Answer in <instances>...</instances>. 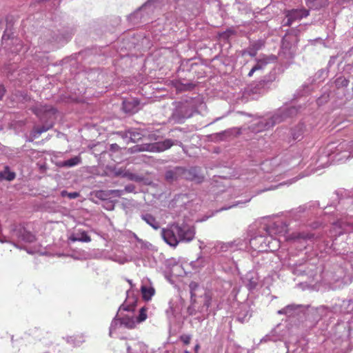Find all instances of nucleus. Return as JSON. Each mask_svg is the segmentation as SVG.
<instances>
[{"label": "nucleus", "mask_w": 353, "mask_h": 353, "mask_svg": "<svg viewBox=\"0 0 353 353\" xmlns=\"http://www.w3.org/2000/svg\"><path fill=\"white\" fill-rule=\"evenodd\" d=\"M194 229L187 225H179L173 223L162 230L164 241L172 247H176L180 241L190 242L194 238Z\"/></svg>", "instance_id": "nucleus-1"}, {"label": "nucleus", "mask_w": 353, "mask_h": 353, "mask_svg": "<svg viewBox=\"0 0 353 353\" xmlns=\"http://www.w3.org/2000/svg\"><path fill=\"white\" fill-rule=\"evenodd\" d=\"M30 110L38 117L40 120H48L54 116L56 110L51 105L37 104L32 107Z\"/></svg>", "instance_id": "nucleus-2"}, {"label": "nucleus", "mask_w": 353, "mask_h": 353, "mask_svg": "<svg viewBox=\"0 0 353 353\" xmlns=\"http://www.w3.org/2000/svg\"><path fill=\"white\" fill-rule=\"evenodd\" d=\"M176 143L174 141L168 139L161 142L149 144L147 145L139 146V151H150V152H163L165 150L170 148L172 145Z\"/></svg>", "instance_id": "nucleus-3"}, {"label": "nucleus", "mask_w": 353, "mask_h": 353, "mask_svg": "<svg viewBox=\"0 0 353 353\" xmlns=\"http://www.w3.org/2000/svg\"><path fill=\"white\" fill-rule=\"evenodd\" d=\"M309 15V10L306 9H295L288 12L286 17L288 21L286 24L290 26L292 22L298 20H301L303 17H306Z\"/></svg>", "instance_id": "nucleus-4"}, {"label": "nucleus", "mask_w": 353, "mask_h": 353, "mask_svg": "<svg viewBox=\"0 0 353 353\" xmlns=\"http://www.w3.org/2000/svg\"><path fill=\"white\" fill-rule=\"evenodd\" d=\"M183 175L187 180L195 181L200 183L203 181V176L201 174L200 170L196 167L188 170H183Z\"/></svg>", "instance_id": "nucleus-5"}, {"label": "nucleus", "mask_w": 353, "mask_h": 353, "mask_svg": "<svg viewBox=\"0 0 353 353\" xmlns=\"http://www.w3.org/2000/svg\"><path fill=\"white\" fill-rule=\"evenodd\" d=\"M16 178V173L11 170L8 165H5L3 170L0 171V181H12Z\"/></svg>", "instance_id": "nucleus-6"}, {"label": "nucleus", "mask_w": 353, "mask_h": 353, "mask_svg": "<svg viewBox=\"0 0 353 353\" xmlns=\"http://www.w3.org/2000/svg\"><path fill=\"white\" fill-rule=\"evenodd\" d=\"M276 59V58L274 55L258 59H256V63L254 67L256 70H263L270 62L274 61Z\"/></svg>", "instance_id": "nucleus-7"}, {"label": "nucleus", "mask_w": 353, "mask_h": 353, "mask_svg": "<svg viewBox=\"0 0 353 353\" xmlns=\"http://www.w3.org/2000/svg\"><path fill=\"white\" fill-rule=\"evenodd\" d=\"M328 0H306L307 6L311 9H319L327 4Z\"/></svg>", "instance_id": "nucleus-8"}, {"label": "nucleus", "mask_w": 353, "mask_h": 353, "mask_svg": "<svg viewBox=\"0 0 353 353\" xmlns=\"http://www.w3.org/2000/svg\"><path fill=\"white\" fill-rule=\"evenodd\" d=\"M141 292L142 297L145 301H150L155 293V290L152 287L141 286Z\"/></svg>", "instance_id": "nucleus-9"}, {"label": "nucleus", "mask_w": 353, "mask_h": 353, "mask_svg": "<svg viewBox=\"0 0 353 353\" xmlns=\"http://www.w3.org/2000/svg\"><path fill=\"white\" fill-rule=\"evenodd\" d=\"M121 325L128 329H134L136 327V322L133 317L123 316L120 319Z\"/></svg>", "instance_id": "nucleus-10"}, {"label": "nucleus", "mask_w": 353, "mask_h": 353, "mask_svg": "<svg viewBox=\"0 0 353 353\" xmlns=\"http://www.w3.org/2000/svg\"><path fill=\"white\" fill-rule=\"evenodd\" d=\"M69 239L72 241H82V242H90L91 241V237L87 234L86 232L83 231L79 234V236H76L74 235H71Z\"/></svg>", "instance_id": "nucleus-11"}, {"label": "nucleus", "mask_w": 353, "mask_h": 353, "mask_svg": "<svg viewBox=\"0 0 353 353\" xmlns=\"http://www.w3.org/2000/svg\"><path fill=\"white\" fill-rule=\"evenodd\" d=\"M19 238L26 243H32L36 240L32 233L25 230L21 232Z\"/></svg>", "instance_id": "nucleus-12"}, {"label": "nucleus", "mask_w": 353, "mask_h": 353, "mask_svg": "<svg viewBox=\"0 0 353 353\" xmlns=\"http://www.w3.org/2000/svg\"><path fill=\"white\" fill-rule=\"evenodd\" d=\"M139 105V102L136 100L133 101H123V109L126 112H134V108H135Z\"/></svg>", "instance_id": "nucleus-13"}, {"label": "nucleus", "mask_w": 353, "mask_h": 353, "mask_svg": "<svg viewBox=\"0 0 353 353\" xmlns=\"http://www.w3.org/2000/svg\"><path fill=\"white\" fill-rule=\"evenodd\" d=\"M52 127V125H48V126H46V125H43V126H41V127H35L34 129H33V131H32V136L34 137V138H37L39 135H41L43 132H45L46 131H48V130H50L51 128Z\"/></svg>", "instance_id": "nucleus-14"}, {"label": "nucleus", "mask_w": 353, "mask_h": 353, "mask_svg": "<svg viewBox=\"0 0 353 353\" xmlns=\"http://www.w3.org/2000/svg\"><path fill=\"white\" fill-rule=\"evenodd\" d=\"M313 235L305 234L303 233H293L290 234L286 239L287 240H295L299 239H311Z\"/></svg>", "instance_id": "nucleus-15"}, {"label": "nucleus", "mask_w": 353, "mask_h": 353, "mask_svg": "<svg viewBox=\"0 0 353 353\" xmlns=\"http://www.w3.org/2000/svg\"><path fill=\"white\" fill-rule=\"evenodd\" d=\"M81 159L80 157L76 156L64 161L63 165L68 167H72L78 165L81 162Z\"/></svg>", "instance_id": "nucleus-16"}, {"label": "nucleus", "mask_w": 353, "mask_h": 353, "mask_svg": "<svg viewBox=\"0 0 353 353\" xmlns=\"http://www.w3.org/2000/svg\"><path fill=\"white\" fill-rule=\"evenodd\" d=\"M147 310L148 309L145 307H143L140 309L139 316L137 318V321L138 323H141L146 320L148 317Z\"/></svg>", "instance_id": "nucleus-17"}, {"label": "nucleus", "mask_w": 353, "mask_h": 353, "mask_svg": "<svg viewBox=\"0 0 353 353\" xmlns=\"http://www.w3.org/2000/svg\"><path fill=\"white\" fill-rule=\"evenodd\" d=\"M143 219L151 225L154 228H157V227L154 225L156 223L155 219L150 214H145L143 216Z\"/></svg>", "instance_id": "nucleus-18"}, {"label": "nucleus", "mask_w": 353, "mask_h": 353, "mask_svg": "<svg viewBox=\"0 0 353 353\" xmlns=\"http://www.w3.org/2000/svg\"><path fill=\"white\" fill-rule=\"evenodd\" d=\"M70 341L75 345H79L81 343L85 341L84 337L81 334H77L76 336L70 337Z\"/></svg>", "instance_id": "nucleus-19"}, {"label": "nucleus", "mask_w": 353, "mask_h": 353, "mask_svg": "<svg viewBox=\"0 0 353 353\" xmlns=\"http://www.w3.org/2000/svg\"><path fill=\"white\" fill-rule=\"evenodd\" d=\"M79 193L77 192H68L65 190H63L61 192V196H67L70 199H74L79 196Z\"/></svg>", "instance_id": "nucleus-20"}, {"label": "nucleus", "mask_w": 353, "mask_h": 353, "mask_svg": "<svg viewBox=\"0 0 353 353\" xmlns=\"http://www.w3.org/2000/svg\"><path fill=\"white\" fill-rule=\"evenodd\" d=\"M257 54V49H253L251 46H250L246 50L242 51V55L244 56L245 54H248L250 57H254Z\"/></svg>", "instance_id": "nucleus-21"}, {"label": "nucleus", "mask_w": 353, "mask_h": 353, "mask_svg": "<svg viewBox=\"0 0 353 353\" xmlns=\"http://www.w3.org/2000/svg\"><path fill=\"white\" fill-rule=\"evenodd\" d=\"M108 192L109 196H112L120 197L122 195L123 191L120 190H108Z\"/></svg>", "instance_id": "nucleus-22"}, {"label": "nucleus", "mask_w": 353, "mask_h": 353, "mask_svg": "<svg viewBox=\"0 0 353 353\" xmlns=\"http://www.w3.org/2000/svg\"><path fill=\"white\" fill-rule=\"evenodd\" d=\"M180 340L185 344L188 345L190 343L191 336L190 335L183 334L180 336Z\"/></svg>", "instance_id": "nucleus-23"}, {"label": "nucleus", "mask_w": 353, "mask_h": 353, "mask_svg": "<svg viewBox=\"0 0 353 353\" xmlns=\"http://www.w3.org/2000/svg\"><path fill=\"white\" fill-rule=\"evenodd\" d=\"M96 196L101 199H106V198L109 196L108 191H99L97 192Z\"/></svg>", "instance_id": "nucleus-24"}, {"label": "nucleus", "mask_w": 353, "mask_h": 353, "mask_svg": "<svg viewBox=\"0 0 353 353\" xmlns=\"http://www.w3.org/2000/svg\"><path fill=\"white\" fill-rule=\"evenodd\" d=\"M165 178L167 180H174L175 179V174L173 171L170 170L166 172Z\"/></svg>", "instance_id": "nucleus-25"}, {"label": "nucleus", "mask_w": 353, "mask_h": 353, "mask_svg": "<svg viewBox=\"0 0 353 353\" xmlns=\"http://www.w3.org/2000/svg\"><path fill=\"white\" fill-rule=\"evenodd\" d=\"M6 93V89L3 85H0V100L2 99L3 97Z\"/></svg>", "instance_id": "nucleus-26"}, {"label": "nucleus", "mask_w": 353, "mask_h": 353, "mask_svg": "<svg viewBox=\"0 0 353 353\" xmlns=\"http://www.w3.org/2000/svg\"><path fill=\"white\" fill-rule=\"evenodd\" d=\"M256 71H257V70L254 68V67H253V68L250 70V71L249 72V73H248V77H252V76L253 75V74L254 73V72H256Z\"/></svg>", "instance_id": "nucleus-27"}, {"label": "nucleus", "mask_w": 353, "mask_h": 353, "mask_svg": "<svg viewBox=\"0 0 353 353\" xmlns=\"http://www.w3.org/2000/svg\"><path fill=\"white\" fill-rule=\"evenodd\" d=\"M251 47L253 48V49H257V51L261 48V46L260 45L257 44V43H254L253 45L251 46Z\"/></svg>", "instance_id": "nucleus-28"}, {"label": "nucleus", "mask_w": 353, "mask_h": 353, "mask_svg": "<svg viewBox=\"0 0 353 353\" xmlns=\"http://www.w3.org/2000/svg\"><path fill=\"white\" fill-rule=\"evenodd\" d=\"M205 305H206V307H208L210 306V302H209V301H206V302L205 303Z\"/></svg>", "instance_id": "nucleus-29"}, {"label": "nucleus", "mask_w": 353, "mask_h": 353, "mask_svg": "<svg viewBox=\"0 0 353 353\" xmlns=\"http://www.w3.org/2000/svg\"><path fill=\"white\" fill-rule=\"evenodd\" d=\"M286 37H285L283 38V45L285 44V41H286Z\"/></svg>", "instance_id": "nucleus-30"}, {"label": "nucleus", "mask_w": 353, "mask_h": 353, "mask_svg": "<svg viewBox=\"0 0 353 353\" xmlns=\"http://www.w3.org/2000/svg\"><path fill=\"white\" fill-rule=\"evenodd\" d=\"M132 137H134V139L136 138V136H135V134H132Z\"/></svg>", "instance_id": "nucleus-31"}, {"label": "nucleus", "mask_w": 353, "mask_h": 353, "mask_svg": "<svg viewBox=\"0 0 353 353\" xmlns=\"http://www.w3.org/2000/svg\"><path fill=\"white\" fill-rule=\"evenodd\" d=\"M196 286V283H194L193 288H195Z\"/></svg>", "instance_id": "nucleus-32"}, {"label": "nucleus", "mask_w": 353, "mask_h": 353, "mask_svg": "<svg viewBox=\"0 0 353 353\" xmlns=\"http://www.w3.org/2000/svg\"><path fill=\"white\" fill-rule=\"evenodd\" d=\"M254 285H252V287H251V288H254Z\"/></svg>", "instance_id": "nucleus-33"}]
</instances>
